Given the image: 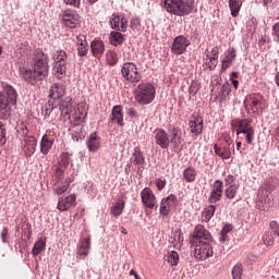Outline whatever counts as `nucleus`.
<instances>
[{
  "label": "nucleus",
  "mask_w": 279,
  "mask_h": 279,
  "mask_svg": "<svg viewBox=\"0 0 279 279\" xmlns=\"http://www.w3.org/2000/svg\"><path fill=\"white\" fill-rule=\"evenodd\" d=\"M241 0H229V9L233 19H236V16H239V12H241Z\"/></svg>",
  "instance_id": "c9c22d12"
},
{
  "label": "nucleus",
  "mask_w": 279,
  "mask_h": 279,
  "mask_svg": "<svg viewBox=\"0 0 279 279\" xmlns=\"http://www.w3.org/2000/svg\"><path fill=\"white\" fill-rule=\"evenodd\" d=\"M134 97L140 106H149V104L156 99V87H154L151 83H141L134 89Z\"/></svg>",
  "instance_id": "7ed1b4c3"
},
{
  "label": "nucleus",
  "mask_w": 279,
  "mask_h": 279,
  "mask_svg": "<svg viewBox=\"0 0 279 279\" xmlns=\"http://www.w3.org/2000/svg\"><path fill=\"white\" fill-rule=\"evenodd\" d=\"M62 22L65 27L75 29V27L82 23V17H80V14L75 10H65L62 13Z\"/></svg>",
  "instance_id": "9d476101"
},
{
  "label": "nucleus",
  "mask_w": 279,
  "mask_h": 279,
  "mask_svg": "<svg viewBox=\"0 0 279 279\" xmlns=\"http://www.w3.org/2000/svg\"><path fill=\"white\" fill-rule=\"evenodd\" d=\"M197 243H213V235L206 230L203 225H196L192 236L190 238V244Z\"/></svg>",
  "instance_id": "6e6552de"
},
{
  "label": "nucleus",
  "mask_w": 279,
  "mask_h": 279,
  "mask_svg": "<svg viewBox=\"0 0 279 279\" xmlns=\"http://www.w3.org/2000/svg\"><path fill=\"white\" fill-rule=\"evenodd\" d=\"M21 75L24 78V82H27V84H31L32 86H36L38 82H43V80H45L36 70L27 66L21 68Z\"/></svg>",
  "instance_id": "9b49d317"
},
{
  "label": "nucleus",
  "mask_w": 279,
  "mask_h": 279,
  "mask_svg": "<svg viewBox=\"0 0 279 279\" xmlns=\"http://www.w3.org/2000/svg\"><path fill=\"white\" fill-rule=\"evenodd\" d=\"M155 143L160 146L161 149H169V145H171V143L167 131L157 129L155 131Z\"/></svg>",
  "instance_id": "f3484780"
},
{
  "label": "nucleus",
  "mask_w": 279,
  "mask_h": 279,
  "mask_svg": "<svg viewBox=\"0 0 279 279\" xmlns=\"http://www.w3.org/2000/svg\"><path fill=\"white\" fill-rule=\"evenodd\" d=\"M125 208V201L119 198L111 207L112 217H121L123 209Z\"/></svg>",
  "instance_id": "2f4dec72"
},
{
  "label": "nucleus",
  "mask_w": 279,
  "mask_h": 279,
  "mask_svg": "<svg viewBox=\"0 0 279 279\" xmlns=\"http://www.w3.org/2000/svg\"><path fill=\"white\" fill-rule=\"evenodd\" d=\"M214 151L216 156H219V158H221V160H230V158L232 157V150H230V144L222 148H219L217 147V145H215Z\"/></svg>",
  "instance_id": "cd10ccee"
},
{
  "label": "nucleus",
  "mask_w": 279,
  "mask_h": 279,
  "mask_svg": "<svg viewBox=\"0 0 279 279\" xmlns=\"http://www.w3.org/2000/svg\"><path fill=\"white\" fill-rule=\"evenodd\" d=\"M66 93V87L61 83H53L50 87L49 97L51 99H62Z\"/></svg>",
  "instance_id": "393cba45"
},
{
  "label": "nucleus",
  "mask_w": 279,
  "mask_h": 279,
  "mask_svg": "<svg viewBox=\"0 0 279 279\" xmlns=\"http://www.w3.org/2000/svg\"><path fill=\"white\" fill-rule=\"evenodd\" d=\"M69 191V183H62L56 189L57 195H62V193H66Z\"/></svg>",
  "instance_id": "5fc2aeb1"
},
{
  "label": "nucleus",
  "mask_w": 279,
  "mask_h": 279,
  "mask_svg": "<svg viewBox=\"0 0 279 279\" xmlns=\"http://www.w3.org/2000/svg\"><path fill=\"white\" fill-rule=\"evenodd\" d=\"M156 186L158 191H162L165 186H167V180L166 179H156Z\"/></svg>",
  "instance_id": "052dcab7"
},
{
  "label": "nucleus",
  "mask_w": 279,
  "mask_h": 279,
  "mask_svg": "<svg viewBox=\"0 0 279 279\" xmlns=\"http://www.w3.org/2000/svg\"><path fill=\"white\" fill-rule=\"evenodd\" d=\"M191 46V39L184 35H179L173 39L171 51L174 56H182L186 49Z\"/></svg>",
  "instance_id": "1a4fd4ad"
},
{
  "label": "nucleus",
  "mask_w": 279,
  "mask_h": 279,
  "mask_svg": "<svg viewBox=\"0 0 279 279\" xmlns=\"http://www.w3.org/2000/svg\"><path fill=\"white\" fill-rule=\"evenodd\" d=\"M234 58H236V50L234 48H229L227 56L221 61L222 71H226V69H230V66H232Z\"/></svg>",
  "instance_id": "a878e982"
},
{
  "label": "nucleus",
  "mask_w": 279,
  "mask_h": 279,
  "mask_svg": "<svg viewBox=\"0 0 279 279\" xmlns=\"http://www.w3.org/2000/svg\"><path fill=\"white\" fill-rule=\"evenodd\" d=\"M75 194L69 195L66 197H60L57 205L58 210H60L61 213L64 210H69L71 206H75Z\"/></svg>",
  "instance_id": "b1692460"
},
{
  "label": "nucleus",
  "mask_w": 279,
  "mask_h": 279,
  "mask_svg": "<svg viewBox=\"0 0 279 279\" xmlns=\"http://www.w3.org/2000/svg\"><path fill=\"white\" fill-rule=\"evenodd\" d=\"M142 203L147 208H156V195H154V192L149 190V187H145L141 192Z\"/></svg>",
  "instance_id": "6ab92c4d"
},
{
  "label": "nucleus",
  "mask_w": 279,
  "mask_h": 279,
  "mask_svg": "<svg viewBox=\"0 0 279 279\" xmlns=\"http://www.w3.org/2000/svg\"><path fill=\"white\" fill-rule=\"evenodd\" d=\"M63 2L71 8H80L81 0H63Z\"/></svg>",
  "instance_id": "680f3d73"
},
{
  "label": "nucleus",
  "mask_w": 279,
  "mask_h": 279,
  "mask_svg": "<svg viewBox=\"0 0 279 279\" xmlns=\"http://www.w3.org/2000/svg\"><path fill=\"white\" fill-rule=\"evenodd\" d=\"M110 24L112 29H116L117 32H128V21L117 13L111 15Z\"/></svg>",
  "instance_id": "aec40b11"
},
{
  "label": "nucleus",
  "mask_w": 279,
  "mask_h": 279,
  "mask_svg": "<svg viewBox=\"0 0 279 279\" xmlns=\"http://www.w3.org/2000/svg\"><path fill=\"white\" fill-rule=\"evenodd\" d=\"M270 229L272 230L276 236H279V223L276 220H271L269 223Z\"/></svg>",
  "instance_id": "4d7b16f0"
},
{
  "label": "nucleus",
  "mask_w": 279,
  "mask_h": 279,
  "mask_svg": "<svg viewBox=\"0 0 279 279\" xmlns=\"http://www.w3.org/2000/svg\"><path fill=\"white\" fill-rule=\"evenodd\" d=\"M7 138H5V124H3V122H0V147L2 145H5L7 143Z\"/></svg>",
  "instance_id": "3c124183"
},
{
  "label": "nucleus",
  "mask_w": 279,
  "mask_h": 279,
  "mask_svg": "<svg viewBox=\"0 0 279 279\" xmlns=\"http://www.w3.org/2000/svg\"><path fill=\"white\" fill-rule=\"evenodd\" d=\"M209 58H216V60H219V50L217 48H213Z\"/></svg>",
  "instance_id": "774afa93"
},
{
  "label": "nucleus",
  "mask_w": 279,
  "mask_h": 279,
  "mask_svg": "<svg viewBox=\"0 0 279 279\" xmlns=\"http://www.w3.org/2000/svg\"><path fill=\"white\" fill-rule=\"evenodd\" d=\"M52 147H53V140L49 138V135L44 134L40 141V154H43V156H47V154L51 151Z\"/></svg>",
  "instance_id": "bb28decb"
},
{
  "label": "nucleus",
  "mask_w": 279,
  "mask_h": 279,
  "mask_svg": "<svg viewBox=\"0 0 279 279\" xmlns=\"http://www.w3.org/2000/svg\"><path fill=\"white\" fill-rule=\"evenodd\" d=\"M123 40H125V38L123 37V34L119 32H111V45L117 47L118 45H121Z\"/></svg>",
  "instance_id": "c03bdc74"
},
{
  "label": "nucleus",
  "mask_w": 279,
  "mask_h": 279,
  "mask_svg": "<svg viewBox=\"0 0 279 279\" xmlns=\"http://www.w3.org/2000/svg\"><path fill=\"white\" fill-rule=\"evenodd\" d=\"M166 260L173 267L180 263V255H178V252L175 251L169 252Z\"/></svg>",
  "instance_id": "37998d69"
},
{
  "label": "nucleus",
  "mask_w": 279,
  "mask_h": 279,
  "mask_svg": "<svg viewBox=\"0 0 279 279\" xmlns=\"http://www.w3.org/2000/svg\"><path fill=\"white\" fill-rule=\"evenodd\" d=\"M60 110L62 114H71L73 112V105L71 104V98H66L65 101L60 104Z\"/></svg>",
  "instance_id": "ea45409f"
},
{
  "label": "nucleus",
  "mask_w": 279,
  "mask_h": 279,
  "mask_svg": "<svg viewBox=\"0 0 279 279\" xmlns=\"http://www.w3.org/2000/svg\"><path fill=\"white\" fill-rule=\"evenodd\" d=\"M197 93H199V81L193 80L189 87V95H191L192 97H195Z\"/></svg>",
  "instance_id": "de8ad7c7"
},
{
  "label": "nucleus",
  "mask_w": 279,
  "mask_h": 279,
  "mask_svg": "<svg viewBox=\"0 0 279 279\" xmlns=\"http://www.w3.org/2000/svg\"><path fill=\"white\" fill-rule=\"evenodd\" d=\"M77 258L84 260L90 254V236L81 240L76 245Z\"/></svg>",
  "instance_id": "dca6fc26"
},
{
  "label": "nucleus",
  "mask_w": 279,
  "mask_h": 279,
  "mask_svg": "<svg viewBox=\"0 0 279 279\" xmlns=\"http://www.w3.org/2000/svg\"><path fill=\"white\" fill-rule=\"evenodd\" d=\"M190 245L193 248L194 258H196V260H206L207 258H210L214 254L213 245L210 244V242H199Z\"/></svg>",
  "instance_id": "0eeeda50"
},
{
  "label": "nucleus",
  "mask_w": 279,
  "mask_h": 279,
  "mask_svg": "<svg viewBox=\"0 0 279 279\" xmlns=\"http://www.w3.org/2000/svg\"><path fill=\"white\" fill-rule=\"evenodd\" d=\"M77 112L80 119H86L88 117V106L86 105V102L78 104Z\"/></svg>",
  "instance_id": "49530a36"
},
{
  "label": "nucleus",
  "mask_w": 279,
  "mask_h": 279,
  "mask_svg": "<svg viewBox=\"0 0 279 279\" xmlns=\"http://www.w3.org/2000/svg\"><path fill=\"white\" fill-rule=\"evenodd\" d=\"M236 193H239V185L231 184L226 189L225 195L228 199H234V197H236Z\"/></svg>",
  "instance_id": "a19ab883"
},
{
  "label": "nucleus",
  "mask_w": 279,
  "mask_h": 279,
  "mask_svg": "<svg viewBox=\"0 0 279 279\" xmlns=\"http://www.w3.org/2000/svg\"><path fill=\"white\" fill-rule=\"evenodd\" d=\"M171 243L174 242V247H181L182 243H184V235H182V232L177 231L173 233V238L169 240Z\"/></svg>",
  "instance_id": "79ce46f5"
},
{
  "label": "nucleus",
  "mask_w": 279,
  "mask_h": 279,
  "mask_svg": "<svg viewBox=\"0 0 279 279\" xmlns=\"http://www.w3.org/2000/svg\"><path fill=\"white\" fill-rule=\"evenodd\" d=\"M175 204H178V197H175V195L173 194L169 195L166 198H162L159 208L160 215L167 217L169 215V211L175 208Z\"/></svg>",
  "instance_id": "ddd939ff"
},
{
  "label": "nucleus",
  "mask_w": 279,
  "mask_h": 279,
  "mask_svg": "<svg viewBox=\"0 0 279 279\" xmlns=\"http://www.w3.org/2000/svg\"><path fill=\"white\" fill-rule=\"evenodd\" d=\"M221 95H230V85H228V84L222 85Z\"/></svg>",
  "instance_id": "338daca9"
},
{
  "label": "nucleus",
  "mask_w": 279,
  "mask_h": 279,
  "mask_svg": "<svg viewBox=\"0 0 279 279\" xmlns=\"http://www.w3.org/2000/svg\"><path fill=\"white\" fill-rule=\"evenodd\" d=\"M109 119L111 123H117V125L123 128V125H125V120L123 119V107L121 105L113 106Z\"/></svg>",
  "instance_id": "a211bd4d"
},
{
  "label": "nucleus",
  "mask_w": 279,
  "mask_h": 279,
  "mask_svg": "<svg viewBox=\"0 0 279 279\" xmlns=\"http://www.w3.org/2000/svg\"><path fill=\"white\" fill-rule=\"evenodd\" d=\"M215 213H217V206L209 205L203 209L202 219L205 223H208L215 217Z\"/></svg>",
  "instance_id": "473e14b6"
},
{
  "label": "nucleus",
  "mask_w": 279,
  "mask_h": 279,
  "mask_svg": "<svg viewBox=\"0 0 279 279\" xmlns=\"http://www.w3.org/2000/svg\"><path fill=\"white\" fill-rule=\"evenodd\" d=\"M76 45L77 47H88V41H86V36L84 35L76 36Z\"/></svg>",
  "instance_id": "864d4df0"
},
{
  "label": "nucleus",
  "mask_w": 279,
  "mask_h": 279,
  "mask_svg": "<svg viewBox=\"0 0 279 279\" xmlns=\"http://www.w3.org/2000/svg\"><path fill=\"white\" fill-rule=\"evenodd\" d=\"M161 5L167 12L177 16H186L195 9L193 2H184V0H161Z\"/></svg>",
  "instance_id": "f03ea898"
},
{
  "label": "nucleus",
  "mask_w": 279,
  "mask_h": 279,
  "mask_svg": "<svg viewBox=\"0 0 279 279\" xmlns=\"http://www.w3.org/2000/svg\"><path fill=\"white\" fill-rule=\"evenodd\" d=\"M207 60L208 61L206 62V66H208L209 71L215 70L219 59L213 58L210 57V54H207Z\"/></svg>",
  "instance_id": "8fccbe9b"
},
{
  "label": "nucleus",
  "mask_w": 279,
  "mask_h": 279,
  "mask_svg": "<svg viewBox=\"0 0 279 279\" xmlns=\"http://www.w3.org/2000/svg\"><path fill=\"white\" fill-rule=\"evenodd\" d=\"M189 128L191 134L194 136H199L204 131V119L199 114H192L189 120Z\"/></svg>",
  "instance_id": "f8f14e48"
},
{
  "label": "nucleus",
  "mask_w": 279,
  "mask_h": 279,
  "mask_svg": "<svg viewBox=\"0 0 279 279\" xmlns=\"http://www.w3.org/2000/svg\"><path fill=\"white\" fill-rule=\"evenodd\" d=\"M244 106H250L252 112H258V109L262 106L260 98L256 96H250L248 98L245 99Z\"/></svg>",
  "instance_id": "7c9ffc66"
},
{
  "label": "nucleus",
  "mask_w": 279,
  "mask_h": 279,
  "mask_svg": "<svg viewBox=\"0 0 279 279\" xmlns=\"http://www.w3.org/2000/svg\"><path fill=\"white\" fill-rule=\"evenodd\" d=\"M131 27H132V29H138L141 27V20L132 19L131 20Z\"/></svg>",
  "instance_id": "69168bd1"
},
{
  "label": "nucleus",
  "mask_w": 279,
  "mask_h": 279,
  "mask_svg": "<svg viewBox=\"0 0 279 279\" xmlns=\"http://www.w3.org/2000/svg\"><path fill=\"white\" fill-rule=\"evenodd\" d=\"M33 69L45 80L49 75V56L38 50L33 58Z\"/></svg>",
  "instance_id": "423d86ee"
},
{
  "label": "nucleus",
  "mask_w": 279,
  "mask_h": 279,
  "mask_svg": "<svg viewBox=\"0 0 279 279\" xmlns=\"http://www.w3.org/2000/svg\"><path fill=\"white\" fill-rule=\"evenodd\" d=\"M46 245H47V239H45V238L39 239L34 244V247L32 251L33 256H38V254H40V252H43V250H45Z\"/></svg>",
  "instance_id": "e433bc0d"
},
{
  "label": "nucleus",
  "mask_w": 279,
  "mask_h": 279,
  "mask_svg": "<svg viewBox=\"0 0 279 279\" xmlns=\"http://www.w3.org/2000/svg\"><path fill=\"white\" fill-rule=\"evenodd\" d=\"M88 151H99L101 147V138L97 135V132L92 133L86 141Z\"/></svg>",
  "instance_id": "5701e85b"
},
{
  "label": "nucleus",
  "mask_w": 279,
  "mask_h": 279,
  "mask_svg": "<svg viewBox=\"0 0 279 279\" xmlns=\"http://www.w3.org/2000/svg\"><path fill=\"white\" fill-rule=\"evenodd\" d=\"M221 195H223V182L216 180L208 197L209 204H217L221 199Z\"/></svg>",
  "instance_id": "2eb2a0df"
},
{
  "label": "nucleus",
  "mask_w": 279,
  "mask_h": 279,
  "mask_svg": "<svg viewBox=\"0 0 279 279\" xmlns=\"http://www.w3.org/2000/svg\"><path fill=\"white\" fill-rule=\"evenodd\" d=\"M90 49L93 52V56H101L104 53L106 47L104 46V41L101 40H94L90 44Z\"/></svg>",
  "instance_id": "f704fd0d"
},
{
  "label": "nucleus",
  "mask_w": 279,
  "mask_h": 279,
  "mask_svg": "<svg viewBox=\"0 0 279 279\" xmlns=\"http://www.w3.org/2000/svg\"><path fill=\"white\" fill-rule=\"evenodd\" d=\"M1 241L2 243H8V227H3L1 231Z\"/></svg>",
  "instance_id": "0e129e2a"
},
{
  "label": "nucleus",
  "mask_w": 279,
  "mask_h": 279,
  "mask_svg": "<svg viewBox=\"0 0 279 279\" xmlns=\"http://www.w3.org/2000/svg\"><path fill=\"white\" fill-rule=\"evenodd\" d=\"M183 179L185 182H195L197 180V171L193 167H187L183 171Z\"/></svg>",
  "instance_id": "72a5a7b5"
},
{
  "label": "nucleus",
  "mask_w": 279,
  "mask_h": 279,
  "mask_svg": "<svg viewBox=\"0 0 279 279\" xmlns=\"http://www.w3.org/2000/svg\"><path fill=\"white\" fill-rule=\"evenodd\" d=\"M126 114L128 117H130V119H138V111H136V109L132 108V107H126L125 108Z\"/></svg>",
  "instance_id": "603ef678"
},
{
  "label": "nucleus",
  "mask_w": 279,
  "mask_h": 279,
  "mask_svg": "<svg viewBox=\"0 0 279 279\" xmlns=\"http://www.w3.org/2000/svg\"><path fill=\"white\" fill-rule=\"evenodd\" d=\"M235 132L239 138H245L247 145H252L254 143V125H252V121L247 119L236 120L235 121Z\"/></svg>",
  "instance_id": "20e7f679"
},
{
  "label": "nucleus",
  "mask_w": 279,
  "mask_h": 279,
  "mask_svg": "<svg viewBox=\"0 0 279 279\" xmlns=\"http://www.w3.org/2000/svg\"><path fill=\"white\" fill-rule=\"evenodd\" d=\"M52 75L58 80H62V76L66 75V63H53Z\"/></svg>",
  "instance_id": "c756f323"
},
{
  "label": "nucleus",
  "mask_w": 279,
  "mask_h": 279,
  "mask_svg": "<svg viewBox=\"0 0 279 279\" xmlns=\"http://www.w3.org/2000/svg\"><path fill=\"white\" fill-rule=\"evenodd\" d=\"M38 141L34 136H28L24 140V155L26 158H32L36 154Z\"/></svg>",
  "instance_id": "412c9836"
},
{
  "label": "nucleus",
  "mask_w": 279,
  "mask_h": 279,
  "mask_svg": "<svg viewBox=\"0 0 279 279\" xmlns=\"http://www.w3.org/2000/svg\"><path fill=\"white\" fill-rule=\"evenodd\" d=\"M16 89L5 83H0V119H10L12 107L16 104Z\"/></svg>",
  "instance_id": "f257e3e1"
},
{
  "label": "nucleus",
  "mask_w": 279,
  "mask_h": 279,
  "mask_svg": "<svg viewBox=\"0 0 279 279\" xmlns=\"http://www.w3.org/2000/svg\"><path fill=\"white\" fill-rule=\"evenodd\" d=\"M258 195L260 197L256 202V208H258V210H269V208L274 206V202L271 201V197H269V191L262 190L258 192Z\"/></svg>",
  "instance_id": "4468645a"
},
{
  "label": "nucleus",
  "mask_w": 279,
  "mask_h": 279,
  "mask_svg": "<svg viewBox=\"0 0 279 279\" xmlns=\"http://www.w3.org/2000/svg\"><path fill=\"white\" fill-rule=\"evenodd\" d=\"M264 245L271 246L274 245V235L271 233H266L263 238Z\"/></svg>",
  "instance_id": "6e6d98bb"
},
{
  "label": "nucleus",
  "mask_w": 279,
  "mask_h": 279,
  "mask_svg": "<svg viewBox=\"0 0 279 279\" xmlns=\"http://www.w3.org/2000/svg\"><path fill=\"white\" fill-rule=\"evenodd\" d=\"M17 132L21 134V136L25 137H27V134H29V130H27V126L23 123L17 126Z\"/></svg>",
  "instance_id": "13d9d810"
},
{
  "label": "nucleus",
  "mask_w": 279,
  "mask_h": 279,
  "mask_svg": "<svg viewBox=\"0 0 279 279\" xmlns=\"http://www.w3.org/2000/svg\"><path fill=\"white\" fill-rule=\"evenodd\" d=\"M232 278L233 279H241L243 276V265L241 264H236L233 268H232Z\"/></svg>",
  "instance_id": "09e8293b"
},
{
  "label": "nucleus",
  "mask_w": 279,
  "mask_h": 279,
  "mask_svg": "<svg viewBox=\"0 0 279 279\" xmlns=\"http://www.w3.org/2000/svg\"><path fill=\"white\" fill-rule=\"evenodd\" d=\"M121 75L124 82L129 84H138L143 80V75L138 72V66L134 62H125L121 68Z\"/></svg>",
  "instance_id": "39448f33"
},
{
  "label": "nucleus",
  "mask_w": 279,
  "mask_h": 279,
  "mask_svg": "<svg viewBox=\"0 0 279 279\" xmlns=\"http://www.w3.org/2000/svg\"><path fill=\"white\" fill-rule=\"evenodd\" d=\"M168 136L170 140V145H172V147H178V145L182 143V133L180 128L170 125L168 128Z\"/></svg>",
  "instance_id": "4be33fe9"
},
{
  "label": "nucleus",
  "mask_w": 279,
  "mask_h": 279,
  "mask_svg": "<svg viewBox=\"0 0 279 279\" xmlns=\"http://www.w3.org/2000/svg\"><path fill=\"white\" fill-rule=\"evenodd\" d=\"M232 232V225H225L220 231V243L228 241V234Z\"/></svg>",
  "instance_id": "a18cd8bd"
},
{
  "label": "nucleus",
  "mask_w": 279,
  "mask_h": 279,
  "mask_svg": "<svg viewBox=\"0 0 279 279\" xmlns=\"http://www.w3.org/2000/svg\"><path fill=\"white\" fill-rule=\"evenodd\" d=\"M106 60L109 66H114L119 62V54L116 51L109 50L106 53Z\"/></svg>",
  "instance_id": "4c0bfd02"
},
{
  "label": "nucleus",
  "mask_w": 279,
  "mask_h": 279,
  "mask_svg": "<svg viewBox=\"0 0 279 279\" xmlns=\"http://www.w3.org/2000/svg\"><path fill=\"white\" fill-rule=\"evenodd\" d=\"M272 36L277 43H279V22L272 25Z\"/></svg>",
  "instance_id": "bf43d9fd"
},
{
  "label": "nucleus",
  "mask_w": 279,
  "mask_h": 279,
  "mask_svg": "<svg viewBox=\"0 0 279 279\" xmlns=\"http://www.w3.org/2000/svg\"><path fill=\"white\" fill-rule=\"evenodd\" d=\"M131 162L137 167L145 165V156L143 155V151H141V148H134Z\"/></svg>",
  "instance_id": "c85d7f7f"
},
{
  "label": "nucleus",
  "mask_w": 279,
  "mask_h": 279,
  "mask_svg": "<svg viewBox=\"0 0 279 279\" xmlns=\"http://www.w3.org/2000/svg\"><path fill=\"white\" fill-rule=\"evenodd\" d=\"M78 56L82 58L88 53V46H77Z\"/></svg>",
  "instance_id": "e2e57ef3"
},
{
  "label": "nucleus",
  "mask_w": 279,
  "mask_h": 279,
  "mask_svg": "<svg viewBox=\"0 0 279 279\" xmlns=\"http://www.w3.org/2000/svg\"><path fill=\"white\" fill-rule=\"evenodd\" d=\"M53 63H66V51L57 50L52 54Z\"/></svg>",
  "instance_id": "58836bf2"
}]
</instances>
